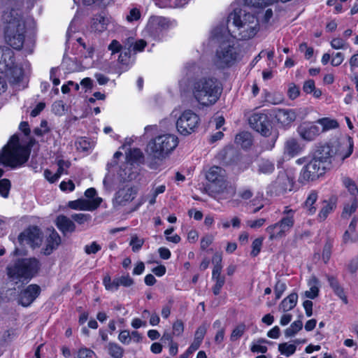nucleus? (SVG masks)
<instances>
[{
  "mask_svg": "<svg viewBox=\"0 0 358 358\" xmlns=\"http://www.w3.org/2000/svg\"><path fill=\"white\" fill-rule=\"evenodd\" d=\"M7 73H9L15 82H20L23 77V70L16 65L15 62H14V66Z\"/></svg>",
  "mask_w": 358,
  "mask_h": 358,
  "instance_id": "a18cd8bd",
  "label": "nucleus"
},
{
  "mask_svg": "<svg viewBox=\"0 0 358 358\" xmlns=\"http://www.w3.org/2000/svg\"><path fill=\"white\" fill-rule=\"evenodd\" d=\"M7 274L12 280H30L40 269V263L36 258H25L15 261L7 266Z\"/></svg>",
  "mask_w": 358,
  "mask_h": 358,
  "instance_id": "423d86ee",
  "label": "nucleus"
},
{
  "mask_svg": "<svg viewBox=\"0 0 358 358\" xmlns=\"http://www.w3.org/2000/svg\"><path fill=\"white\" fill-rule=\"evenodd\" d=\"M297 301L298 294L295 292L291 293L281 301L279 309L282 312L291 310L296 306Z\"/></svg>",
  "mask_w": 358,
  "mask_h": 358,
  "instance_id": "7c9ffc66",
  "label": "nucleus"
},
{
  "mask_svg": "<svg viewBox=\"0 0 358 358\" xmlns=\"http://www.w3.org/2000/svg\"><path fill=\"white\" fill-rule=\"evenodd\" d=\"M246 330V326L243 323L238 324L232 331L230 340L231 341H236L243 336Z\"/></svg>",
  "mask_w": 358,
  "mask_h": 358,
  "instance_id": "37998d69",
  "label": "nucleus"
},
{
  "mask_svg": "<svg viewBox=\"0 0 358 358\" xmlns=\"http://www.w3.org/2000/svg\"><path fill=\"white\" fill-rule=\"evenodd\" d=\"M327 280L329 283L330 287L334 290L335 294H336L345 303H348V299L345 294L343 288L340 285L337 279L331 275H327Z\"/></svg>",
  "mask_w": 358,
  "mask_h": 358,
  "instance_id": "c756f323",
  "label": "nucleus"
},
{
  "mask_svg": "<svg viewBox=\"0 0 358 358\" xmlns=\"http://www.w3.org/2000/svg\"><path fill=\"white\" fill-rule=\"evenodd\" d=\"M332 150L330 143H319L316 146L313 159L327 169L334 160Z\"/></svg>",
  "mask_w": 358,
  "mask_h": 358,
  "instance_id": "dca6fc26",
  "label": "nucleus"
},
{
  "mask_svg": "<svg viewBox=\"0 0 358 358\" xmlns=\"http://www.w3.org/2000/svg\"><path fill=\"white\" fill-rule=\"evenodd\" d=\"M109 19L101 15H96L92 19L91 27L92 30L98 32H103L107 29Z\"/></svg>",
  "mask_w": 358,
  "mask_h": 358,
  "instance_id": "c85d7f7f",
  "label": "nucleus"
},
{
  "mask_svg": "<svg viewBox=\"0 0 358 358\" xmlns=\"http://www.w3.org/2000/svg\"><path fill=\"white\" fill-rule=\"evenodd\" d=\"M275 170L273 162L266 159H261L257 164V171L260 174H271Z\"/></svg>",
  "mask_w": 358,
  "mask_h": 358,
  "instance_id": "473e14b6",
  "label": "nucleus"
},
{
  "mask_svg": "<svg viewBox=\"0 0 358 358\" xmlns=\"http://www.w3.org/2000/svg\"><path fill=\"white\" fill-rule=\"evenodd\" d=\"M130 50L124 49V50H121L118 58L119 62L123 65L128 66L130 63Z\"/></svg>",
  "mask_w": 358,
  "mask_h": 358,
  "instance_id": "6e6d98bb",
  "label": "nucleus"
},
{
  "mask_svg": "<svg viewBox=\"0 0 358 358\" xmlns=\"http://www.w3.org/2000/svg\"><path fill=\"white\" fill-rule=\"evenodd\" d=\"M235 142L243 148L247 149L252 145V136L248 132H241L236 136Z\"/></svg>",
  "mask_w": 358,
  "mask_h": 358,
  "instance_id": "e433bc0d",
  "label": "nucleus"
},
{
  "mask_svg": "<svg viewBox=\"0 0 358 358\" xmlns=\"http://www.w3.org/2000/svg\"><path fill=\"white\" fill-rule=\"evenodd\" d=\"M199 123V115L192 110H186L178 118L176 128L180 134L188 136L196 131Z\"/></svg>",
  "mask_w": 358,
  "mask_h": 358,
  "instance_id": "6e6552de",
  "label": "nucleus"
},
{
  "mask_svg": "<svg viewBox=\"0 0 358 358\" xmlns=\"http://www.w3.org/2000/svg\"><path fill=\"white\" fill-rule=\"evenodd\" d=\"M231 24V37L238 40H248L253 38L259 31L257 17L241 7H234L227 17Z\"/></svg>",
  "mask_w": 358,
  "mask_h": 358,
  "instance_id": "f257e3e1",
  "label": "nucleus"
},
{
  "mask_svg": "<svg viewBox=\"0 0 358 358\" xmlns=\"http://www.w3.org/2000/svg\"><path fill=\"white\" fill-rule=\"evenodd\" d=\"M184 330V324L181 320H177L173 324V334L180 336Z\"/></svg>",
  "mask_w": 358,
  "mask_h": 358,
  "instance_id": "338daca9",
  "label": "nucleus"
},
{
  "mask_svg": "<svg viewBox=\"0 0 358 358\" xmlns=\"http://www.w3.org/2000/svg\"><path fill=\"white\" fill-rule=\"evenodd\" d=\"M94 352L89 348H81L78 352V358H93Z\"/></svg>",
  "mask_w": 358,
  "mask_h": 358,
  "instance_id": "e2e57ef3",
  "label": "nucleus"
},
{
  "mask_svg": "<svg viewBox=\"0 0 358 358\" xmlns=\"http://www.w3.org/2000/svg\"><path fill=\"white\" fill-rule=\"evenodd\" d=\"M130 333L127 330H123L121 331L119 336L118 339L119 341L125 345H128L131 342V338H130Z\"/></svg>",
  "mask_w": 358,
  "mask_h": 358,
  "instance_id": "69168bd1",
  "label": "nucleus"
},
{
  "mask_svg": "<svg viewBox=\"0 0 358 358\" xmlns=\"http://www.w3.org/2000/svg\"><path fill=\"white\" fill-rule=\"evenodd\" d=\"M11 184L9 180L2 179L0 180V195L3 198H7L9 194Z\"/></svg>",
  "mask_w": 358,
  "mask_h": 358,
  "instance_id": "49530a36",
  "label": "nucleus"
},
{
  "mask_svg": "<svg viewBox=\"0 0 358 358\" xmlns=\"http://www.w3.org/2000/svg\"><path fill=\"white\" fill-rule=\"evenodd\" d=\"M240 59L238 48L224 42L217 48L213 62L217 69H224L234 66Z\"/></svg>",
  "mask_w": 358,
  "mask_h": 358,
  "instance_id": "0eeeda50",
  "label": "nucleus"
},
{
  "mask_svg": "<svg viewBox=\"0 0 358 358\" xmlns=\"http://www.w3.org/2000/svg\"><path fill=\"white\" fill-rule=\"evenodd\" d=\"M357 208V199L354 198L352 204H350V205L348 204V205L345 206L343 213H342V216L347 217V216L351 215L356 210Z\"/></svg>",
  "mask_w": 358,
  "mask_h": 358,
  "instance_id": "864d4df0",
  "label": "nucleus"
},
{
  "mask_svg": "<svg viewBox=\"0 0 358 358\" xmlns=\"http://www.w3.org/2000/svg\"><path fill=\"white\" fill-rule=\"evenodd\" d=\"M227 27L224 25H220L214 28L210 35L212 40L217 42L224 41L229 36H231L230 31L231 27H232L231 23H227Z\"/></svg>",
  "mask_w": 358,
  "mask_h": 358,
  "instance_id": "393cba45",
  "label": "nucleus"
},
{
  "mask_svg": "<svg viewBox=\"0 0 358 358\" xmlns=\"http://www.w3.org/2000/svg\"><path fill=\"white\" fill-rule=\"evenodd\" d=\"M41 288L38 285L32 284L22 290L18 296L17 302L24 307L29 306L38 296Z\"/></svg>",
  "mask_w": 358,
  "mask_h": 358,
  "instance_id": "a211bd4d",
  "label": "nucleus"
},
{
  "mask_svg": "<svg viewBox=\"0 0 358 358\" xmlns=\"http://www.w3.org/2000/svg\"><path fill=\"white\" fill-rule=\"evenodd\" d=\"M286 288L287 285L284 282H282L280 280L277 281L274 287V292L275 294L276 299H279L282 296Z\"/></svg>",
  "mask_w": 358,
  "mask_h": 358,
  "instance_id": "4d7b16f0",
  "label": "nucleus"
},
{
  "mask_svg": "<svg viewBox=\"0 0 358 358\" xmlns=\"http://www.w3.org/2000/svg\"><path fill=\"white\" fill-rule=\"evenodd\" d=\"M107 349L109 355L113 358H122L124 355V349L116 343L110 342Z\"/></svg>",
  "mask_w": 358,
  "mask_h": 358,
  "instance_id": "58836bf2",
  "label": "nucleus"
},
{
  "mask_svg": "<svg viewBox=\"0 0 358 358\" xmlns=\"http://www.w3.org/2000/svg\"><path fill=\"white\" fill-rule=\"evenodd\" d=\"M29 153L28 148L20 145L18 136L13 135L0 154V163L14 168L25 163L29 159Z\"/></svg>",
  "mask_w": 358,
  "mask_h": 358,
  "instance_id": "39448f33",
  "label": "nucleus"
},
{
  "mask_svg": "<svg viewBox=\"0 0 358 358\" xmlns=\"http://www.w3.org/2000/svg\"><path fill=\"white\" fill-rule=\"evenodd\" d=\"M178 138L173 134H163L151 139L145 150L148 157L151 159L149 166L155 169V161L166 159L178 146Z\"/></svg>",
  "mask_w": 358,
  "mask_h": 358,
  "instance_id": "20e7f679",
  "label": "nucleus"
},
{
  "mask_svg": "<svg viewBox=\"0 0 358 358\" xmlns=\"http://www.w3.org/2000/svg\"><path fill=\"white\" fill-rule=\"evenodd\" d=\"M56 225L64 234L72 233L76 230V224L73 221L63 215H60L57 217Z\"/></svg>",
  "mask_w": 358,
  "mask_h": 358,
  "instance_id": "a878e982",
  "label": "nucleus"
},
{
  "mask_svg": "<svg viewBox=\"0 0 358 358\" xmlns=\"http://www.w3.org/2000/svg\"><path fill=\"white\" fill-rule=\"evenodd\" d=\"M330 143L333 149L334 161L343 162L353 152V139L350 136L330 142Z\"/></svg>",
  "mask_w": 358,
  "mask_h": 358,
  "instance_id": "9b49d317",
  "label": "nucleus"
},
{
  "mask_svg": "<svg viewBox=\"0 0 358 358\" xmlns=\"http://www.w3.org/2000/svg\"><path fill=\"white\" fill-rule=\"evenodd\" d=\"M331 46L335 50L345 49L348 47V44L342 38H335L331 40Z\"/></svg>",
  "mask_w": 358,
  "mask_h": 358,
  "instance_id": "052dcab7",
  "label": "nucleus"
},
{
  "mask_svg": "<svg viewBox=\"0 0 358 358\" xmlns=\"http://www.w3.org/2000/svg\"><path fill=\"white\" fill-rule=\"evenodd\" d=\"M207 327L206 324H202L199 327L194 334V341L199 343H202V341L206 334Z\"/></svg>",
  "mask_w": 358,
  "mask_h": 358,
  "instance_id": "3c124183",
  "label": "nucleus"
},
{
  "mask_svg": "<svg viewBox=\"0 0 358 358\" xmlns=\"http://www.w3.org/2000/svg\"><path fill=\"white\" fill-rule=\"evenodd\" d=\"M264 238H257L254 240L252 244V251H251V255L253 257H256L258 255L259 252L261 251V248L262 246Z\"/></svg>",
  "mask_w": 358,
  "mask_h": 358,
  "instance_id": "603ef678",
  "label": "nucleus"
},
{
  "mask_svg": "<svg viewBox=\"0 0 358 358\" xmlns=\"http://www.w3.org/2000/svg\"><path fill=\"white\" fill-rule=\"evenodd\" d=\"M71 219L79 224H83L91 220V215L85 213H74L71 215Z\"/></svg>",
  "mask_w": 358,
  "mask_h": 358,
  "instance_id": "de8ad7c7",
  "label": "nucleus"
},
{
  "mask_svg": "<svg viewBox=\"0 0 358 358\" xmlns=\"http://www.w3.org/2000/svg\"><path fill=\"white\" fill-rule=\"evenodd\" d=\"M294 185L293 178L285 171H280L277 178L268 187L271 194L280 195L292 191Z\"/></svg>",
  "mask_w": 358,
  "mask_h": 358,
  "instance_id": "f8f14e48",
  "label": "nucleus"
},
{
  "mask_svg": "<svg viewBox=\"0 0 358 358\" xmlns=\"http://www.w3.org/2000/svg\"><path fill=\"white\" fill-rule=\"evenodd\" d=\"M316 122L322 127V130H320L321 133L336 129L339 127V124L336 120L329 117L318 119Z\"/></svg>",
  "mask_w": 358,
  "mask_h": 358,
  "instance_id": "c9c22d12",
  "label": "nucleus"
},
{
  "mask_svg": "<svg viewBox=\"0 0 358 358\" xmlns=\"http://www.w3.org/2000/svg\"><path fill=\"white\" fill-rule=\"evenodd\" d=\"M335 208V203L324 200L322 203V208L319 212L317 220L320 222L325 220L328 215L334 211Z\"/></svg>",
  "mask_w": 358,
  "mask_h": 358,
  "instance_id": "f704fd0d",
  "label": "nucleus"
},
{
  "mask_svg": "<svg viewBox=\"0 0 358 358\" xmlns=\"http://www.w3.org/2000/svg\"><path fill=\"white\" fill-rule=\"evenodd\" d=\"M213 241V236L212 235H206L201 239V248L206 250Z\"/></svg>",
  "mask_w": 358,
  "mask_h": 358,
  "instance_id": "774afa93",
  "label": "nucleus"
},
{
  "mask_svg": "<svg viewBox=\"0 0 358 358\" xmlns=\"http://www.w3.org/2000/svg\"><path fill=\"white\" fill-rule=\"evenodd\" d=\"M18 240L21 243L26 242L32 248L38 247L42 242V233L37 227H31L22 232Z\"/></svg>",
  "mask_w": 358,
  "mask_h": 358,
  "instance_id": "f3484780",
  "label": "nucleus"
},
{
  "mask_svg": "<svg viewBox=\"0 0 358 358\" xmlns=\"http://www.w3.org/2000/svg\"><path fill=\"white\" fill-rule=\"evenodd\" d=\"M76 145L78 150L81 151H87L92 148V144L86 138H80L76 142Z\"/></svg>",
  "mask_w": 358,
  "mask_h": 358,
  "instance_id": "bf43d9fd",
  "label": "nucleus"
},
{
  "mask_svg": "<svg viewBox=\"0 0 358 358\" xmlns=\"http://www.w3.org/2000/svg\"><path fill=\"white\" fill-rule=\"evenodd\" d=\"M101 250V246L96 242L93 241L90 245H86L84 251L87 255H94Z\"/></svg>",
  "mask_w": 358,
  "mask_h": 358,
  "instance_id": "09e8293b",
  "label": "nucleus"
},
{
  "mask_svg": "<svg viewBox=\"0 0 358 358\" xmlns=\"http://www.w3.org/2000/svg\"><path fill=\"white\" fill-rule=\"evenodd\" d=\"M189 85L193 97L203 106L214 104L219 99L222 91L220 82L213 76L193 78Z\"/></svg>",
  "mask_w": 358,
  "mask_h": 358,
  "instance_id": "7ed1b4c3",
  "label": "nucleus"
},
{
  "mask_svg": "<svg viewBox=\"0 0 358 358\" xmlns=\"http://www.w3.org/2000/svg\"><path fill=\"white\" fill-rule=\"evenodd\" d=\"M332 245L331 243H327L322 250V259L325 263H327L331 257Z\"/></svg>",
  "mask_w": 358,
  "mask_h": 358,
  "instance_id": "0e129e2a",
  "label": "nucleus"
},
{
  "mask_svg": "<svg viewBox=\"0 0 358 358\" xmlns=\"http://www.w3.org/2000/svg\"><path fill=\"white\" fill-rule=\"evenodd\" d=\"M325 170L324 166L312 159L301 170L299 181L301 183H306L310 180H314L324 174Z\"/></svg>",
  "mask_w": 358,
  "mask_h": 358,
  "instance_id": "2eb2a0df",
  "label": "nucleus"
},
{
  "mask_svg": "<svg viewBox=\"0 0 358 358\" xmlns=\"http://www.w3.org/2000/svg\"><path fill=\"white\" fill-rule=\"evenodd\" d=\"M137 194V190L134 187L126 186L117 192V200L123 205L124 203L132 201Z\"/></svg>",
  "mask_w": 358,
  "mask_h": 358,
  "instance_id": "bb28decb",
  "label": "nucleus"
},
{
  "mask_svg": "<svg viewBox=\"0 0 358 358\" xmlns=\"http://www.w3.org/2000/svg\"><path fill=\"white\" fill-rule=\"evenodd\" d=\"M2 21L6 43L15 50H22L25 43L26 25L20 12L15 9L5 10Z\"/></svg>",
  "mask_w": 358,
  "mask_h": 358,
  "instance_id": "f03ea898",
  "label": "nucleus"
},
{
  "mask_svg": "<svg viewBox=\"0 0 358 358\" xmlns=\"http://www.w3.org/2000/svg\"><path fill=\"white\" fill-rule=\"evenodd\" d=\"M61 243V238L55 230H52L45 241V245L43 248V254L44 255H50L55 250Z\"/></svg>",
  "mask_w": 358,
  "mask_h": 358,
  "instance_id": "b1692460",
  "label": "nucleus"
},
{
  "mask_svg": "<svg viewBox=\"0 0 358 358\" xmlns=\"http://www.w3.org/2000/svg\"><path fill=\"white\" fill-rule=\"evenodd\" d=\"M206 180L210 183V189L215 193H222L227 187L226 171L222 168L213 166L206 173Z\"/></svg>",
  "mask_w": 358,
  "mask_h": 358,
  "instance_id": "1a4fd4ad",
  "label": "nucleus"
},
{
  "mask_svg": "<svg viewBox=\"0 0 358 358\" xmlns=\"http://www.w3.org/2000/svg\"><path fill=\"white\" fill-rule=\"evenodd\" d=\"M141 17V12L137 8H133L130 10L129 15L126 19L128 22H132L139 20Z\"/></svg>",
  "mask_w": 358,
  "mask_h": 358,
  "instance_id": "680f3d73",
  "label": "nucleus"
},
{
  "mask_svg": "<svg viewBox=\"0 0 358 358\" xmlns=\"http://www.w3.org/2000/svg\"><path fill=\"white\" fill-rule=\"evenodd\" d=\"M15 54L6 46H0V72L8 73L14 66Z\"/></svg>",
  "mask_w": 358,
  "mask_h": 358,
  "instance_id": "aec40b11",
  "label": "nucleus"
},
{
  "mask_svg": "<svg viewBox=\"0 0 358 358\" xmlns=\"http://www.w3.org/2000/svg\"><path fill=\"white\" fill-rule=\"evenodd\" d=\"M171 26L172 22L166 17L151 16L146 25L145 31L154 38L160 39Z\"/></svg>",
  "mask_w": 358,
  "mask_h": 358,
  "instance_id": "9d476101",
  "label": "nucleus"
},
{
  "mask_svg": "<svg viewBox=\"0 0 358 358\" xmlns=\"http://www.w3.org/2000/svg\"><path fill=\"white\" fill-rule=\"evenodd\" d=\"M127 159L130 164H143L144 162V155L139 148L131 149L127 154Z\"/></svg>",
  "mask_w": 358,
  "mask_h": 358,
  "instance_id": "72a5a7b5",
  "label": "nucleus"
},
{
  "mask_svg": "<svg viewBox=\"0 0 358 358\" xmlns=\"http://www.w3.org/2000/svg\"><path fill=\"white\" fill-rule=\"evenodd\" d=\"M318 280L316 277L313 276L310 280L308 285L310 286L309 290L305 292V296L307 298L313 299L318 296L319 288L317 287Z\"/></svg>",
  "mask_w": 358,
  "mask_h": 358,
  "instance_id": "ea45409f",
  "label": "nucleus"
},
{
  "mask_svg": "<svg viewBox=\"0 0 358 358\" xmlns=\"http://www.w3.org/2000/svg\"><path fill=\"white\" fill-rule=\"evenodd\" d=\"M317 200V193L315 191H312L303 203V207L308 215H312L315 213L317 208L315 206V203Z\"/></svg>",
  "mask_w": 358,
  "mask_h": 358,
  "instance_id": "2f4dec72",
  "label": "nucleus"
},
{
  "mask_svg": "<svg viewBox=\"0 0 358 358\" xmlns=\"http://www.w3.org/2000/svg\"><path fill=\"white\" fill-rule=\"evenodd\" d=\"M297 131L300 137L306 141H314L321 134L320 127L311 123L301 124Z\"/></svg>",
  "mask_w": 358,
  "mask_h": 358,
  "instance_id": "412c9836",
  "label": "nucleus"
},
{
  "mask_svg": "<svg viewBox=\"0 0 358 358\" xmlns=\"http://www.w3.org/2000/svg\"><path fill=\"white\" fill-rule=\"evenodd\" d=\"M143 243L144 240L139 238L137 236H132L129 243L134 252H138L142 248Z\"/></svg>",
  "mask_w": 358,
  "mask_h": 358,
  "instance_id": "8fccbe9b",
  "label": "nucleus"
},
{
  "mask_svg": "<svg viewBox=\"0 0 358 358\" xmlns=\"http://www.w3.org/2000/svg\"><path fill=\"white\" fill-rule=\"evenodd\" d=\"M273 113L278 123L282 127L289 125L296 118L295 112L291 109H278L275 110Z\"/></svg>",
  "mask_w": 358,
  "mask_h": 358,
  "instance_id": "5701e85b",
  "label": "nucleus"
},
{
  "mask_svg": "<svg viewBox=\"0 0 358 358\" xmlns=\"http://www.w3.org/2000/svg\"><path fill=\"white\" fill-rule=\"evenodd\" d=\"M251 127L264 136H268L271 133V121L268 116L262 113H255L249 118Z\"/></svg>",
  "mask_w": 358,
  "mask_h": 358,
  "instance_id": "4468645a",
  "label": "nucleus"
},
{
  "mask_svg": "<svg viewBox=\"0 0 358 358\" xmlns=\"http://www.w3.org/2000/svg\"><path fill=\"white\" fill-rule=\"evenodd\" d=\"M102 199L99 197L93 199L92 201L78 199L69 202L68 206L71 209L81 210H94L101 204Z\"/></svg>",
  "mask_w": 358,
  "mask_h": 358,
  "instance_id": "4be33fe9",
  "label": "nucleus"
},
{
  "mask_svg": "<svg viewBox=\"0 0 358 358\" xmlns=\"http://www.w3.org/2000/svg\"><path fill=\"white\" fill-rule=\"evenodd\" d=\"M268 343V341L264 338H259L255 343H252L250 350L255 353H266L268 350V348L265 345H262V343Z\"/></svg>",
  "mask_w": 358,
  "mask_h": 358,
  "instance_id": "79ce46f5",
  "label": "nucleus"
},
{
  "mask_svg": "<svg viewBox=\"0 0 358 358\" xmlns=\"http://www.w3.org/2000/svg\"><path fill=\"white\" fill-rule=\"evenodd\" d=\"M303 327L301 320H296L292 323L289 327L285 329V336L287 338L294 336Z\"/></svg>",
  "mask_w": 358,
  "mask_h": 358,
  "instance_id": "a19ab883",
  "label": "nucleus"
},
{
  "mask_svg": "<svg viewBox=\"0 0 358 358\" xmlns=\"http://www.w3.org/2000/svg\"><path fill=\"white\" fill-rule=\"evenodd\" d=\"M293 227V221L290 219H280L278 222L269 225L266 231L269 240H278L286 236Z\"/></svg>",
  "mask_w": 358,
  "mask_h": 358,
  "instance_id": "ddd939ff",
  "label": "nucleus"
},
{
  "mask_svg": "<svg viewBox=\"0 0 358 358\" xmlns=\"http://www.w3.org/2000/svg\"><path fill=\"white\" fill-rule=\"evenodd\" d=\"M302 150V147L295 138H289L285 143L284 153L293 157L299 155Z\"/></svg>",
  "mask_w": 358,
  "mask_h": 358,
  "instance_id": "cd10ccee",
  "label": "nucleus"
},
{
  "mask_svg": "<svg viewBox=\"0 0 358 358\" xmlns=\"http://www.w3.org/2000/svg\"><path fill=\"white\" fill-rule=\"evenodd\" d=\"M103 283L107 290L117 291L120 286L130 287L134 284V280L129 275L115 277L112 280L110 275H106L103 279Z\"/></svg>",
  "mask_w": 358,
  "mask_h": 358,
  "instance_id": "6ab92c4d",
  "label": "nucleus"
},
{
  "mask_svg": "<svg viewBox=\"0 0 358 358\" xmlns=\"http://www.w3.org/2000/svg\"><path fill=\"white\" fill-rule=\"evenodd\" d=\"M296 347L293 344H288L287 343H280L278 345V350L282 354L287 357L293 355L296 351Z\"/></svg>",
  "mask_w": 358,
  "mask_h": 358,
  "instance_id": "c03bdc74",
  "label": "nucleus"
},
{
  "mask_svg": "<svg viewBox=\"0 0 358 358\" xmlns=\"http://www.w3.org/2000/svg\"><path fill=\"white\" fill-rule=\"evenodd\" d=\"M212 280L215 281V285L212 288L213 292L215 295H218L220 293L221 289L222 288L225 283V277L218 278Z\"/></svg>",
  "mask_w": 358,
  "mask_h": 358,
  "instance_id": "5fc2aeb1",
  "label": "nucleus"
},
{
  "mask_svg": "<svg viewBox=\"0 0 358 358\" xmlns=\"http://www.w3.org/2000/svg\"><path fill=\"white\" fill-rule=\"evenodd\" d=\"M245 6L252 8H264L272 4L275 0H238Z\"/></svg>",
  "mask_w": 358,
  "mask_h": 358,
  "instance_id": "4c0bfd02",
  "label": "nucleus"
},
{
  "mask_svg": "<svg viewBox=\"0 0 358 358\" xmlns=\"http://www.w3.org/2000/svg\"><path fill=\"white\" fill-rule=\"evenodd\" d=\"M50 131L48 127V122L46 120H42L39 127L34 129V132L38 136H42L44 134L48 133Z\"/></svg>",
  "mask_w": 358,
  "mask_h": 358,
  "instance_id": "13d9d810",
  "label": "nucleus"
}]
</instances>
